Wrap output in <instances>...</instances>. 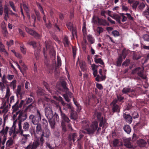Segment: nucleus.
<instances>
[{"mask_svg":"<svg viewBox=\"0 0 149 149\" xmlns=\"http://www.w3.org/2000/svg\"><path fill=\"white\" fill-rule=\"evenodd\" d=\"M29 119L33 124L36 125L38 124V123L41 119L40 114L39 111L37 110L36 114L35 115H31L29 116Z\"/></svg>","mask_w":149,"mask_h":149,"instance_id":"obj_1","label":"nucleus"},{"mask_svg":"<svg viewBox=\"0 0 149 149\" xmlns=\"http://www.w3.org/2000/svg\"><path fill=\"white\" fill-rule=\"evenodd\" d=\"M19 134L21 136L20 142L22 144H25L31 138L29 134H25L22 130L20 132H19Z\"/></svg>","mask_w":149,"mask_h":149,"instance_id":"obj_2","label":"nucleus"},{"mask_svg":"<svg viewBox=\"0 0 149 149\" xmlns=\"http://www.w3.org/2000/svg\"><path fill=\"white\" fill-rule=\"evenodd\" d=\"M45 113L46 117L48 120L51 119L53 117L54 113L52 109L49 106L45 105Z\"/></svg>","mask_w":149,"mask_h":149,"instance_id":"obj_3","label":"nucleus"},{"mask_svg":"<svg viewBox=\"0 0 149 149\" xmlns=\"http://www.w3.org/2000/svg\"><path fill=\"white\" fill-rule=\"evenodd\" d=\"M18 126L19 128V132H20L21 130L23 131V132L28 131L30 127V124L27 122H25L22 125V123L20 122L18 123Z\"/></svg>","mask_w":149,"mask_h":149,"instance_id":"obj_4","label":"nucleus"},{"mask_svg":"<svg viewBox=\"0 0 149 149\" xmlns=\"http://www.w3.org/2000/svg\"><path fill=\"white\" fill-rule=\"evenodd\" d=\"M40 142L38 139L35 140L33 142H31L25 148V149H36L39 146Z\"/></svg>","mask_w":149,"mask_h":149,"instance_id":"obj_5","label":"nucleus"},{"mask_svg":"<svg viewBox=\"0 0 149 149\" xmlns=\"http://www.w3.org/2000/svg\"><path fill=\"white\" fill-rule=\"evenodd\" d=\"M143 68H141L140 67H138L133 70L132 72V74H137L141 78L145 79V77H143Z\"/></svg>","mask_w":149,"mask_h":149,"instance_id":"obj_6","label":"nucleus"},{"mask_svg":"<svg viewBox=\"0 0 149 149\" xmlns=\"http://www.w3.org/2000/svg\"><path fill=\"white\" fill-rule=\"evenodd\" d=\"M98 126V123L96 121H93L90 127V130H88V134H93L95 131Z\"/></svg>","mask_w":149,"mask_h":149,"instance_id":"obj_7","label":"nucleus"},{"mask_svg":"<svg viewBox=\"0 0 149 149\" xmlns=\"http://www.w3.org/2000/svg\"><path fill=\"white\" fill-rule=\"evenodd\" d=\"M82 124L83 128L85 130L86 132L81 130V132L85 134L88 133V130H90V127H88L89 125V122L88 121L84 120L82 122Z\"/></svg>","mask_w":149,"mask_h":149,"instance_id":"obj_8","label":"nucleus"},{"mask_svg":"<svg viewBox=\"0 0 149 149\" xmlns=\"http://www.w3.org/2000/svg\"><path fill=\"white\" fill-rule=\"evenodd\" d=\"M19 114L18 117L17 119L19 120L18 123L22 122L25 120L27 118V115L26 113H24L21 110L19 111Z\"/></svg>","mask_w":149,"mask_h":149,"instance_id":"obj_9","label":"nucleus"},{"mask_svg":"<svg viewBox=\"0 0 149 149\" xmlns=\"http://www.w3.org/2000/svg\"><path fill=\"white\" fill-rule=\"evenodd\" d=\"M59 113H60L62 121H65L68 123L70 121V119L69 118L63 113L62 112L61 107L59 106H57Z\"/></svg>","mask_w":149,"mask_h":149,"instance_id":"obj_10","label":"nucleus"},{"mask_svg":"<svg viewBox=\"0 0 149 149\" xmlns=\"http://www.w3.org/2000/svg\"><path fill=\"white\" fill-rule=\"evenodd\" d=\"M67 26L68 29L72 32L73 36L77 34L76 29L75 27H74L72 23L69 22L67 23Z\"/></svg>","mask_w":149,"mask_h":149,"instance_id":"obj_11","label":"nucleus"},{"mask_svg":"<svg viewBox=\"0 0 149 149\" xmlns=\"http://www.w3.org/2000/svg\"><path fill=\"white\" fill-rule=\"evenodd\" d=\"M26 31L31 35L39 38H40V36L34 31L29 29L27 27L25 28Z\"/></svg>","mask_w":149,"mask_h":149,"instance_id":"obj_12","label":"nucleus"},{"mask_svg":"<svg viewBox=\"0 0 149 149\" xmlns=\"http://www.w3.org/2000/svg\"><path fill=\"white\" fill-rule=\"evenodd\" d=\"M45 137L48 138L50 135V132L49 130L47 128H44L42 131L41 134Z\"/></svg>","mask_w":149,"mask_h":149,"instance_id":"obj_13","label":"nucleus"},{"mask_svg":"<svg viewBox=\"0 0 149 149\" xmlns=\"http://www.w3.org/2000/svg\"><path fill=\"white\" fill-rule=\"evenodd\" d=\"M2 101V106L0 107L1 109H2L3 107L9 108L11 105L9 102L8 100H7L6 99L3 98Z\"/></svg>","mask_w":149,"mask_h":149,"instance_id":"obj_14","label":"nucleus"},{"mask_svg":"<svg viewBox=\"0 0 149 149\" xmlns=\"http://www.w3.org/2000/svg\"><path fill=\"white\" fill-rule=\"evenodd\" d=\"M77 135L75 133L70 134L68 136V139L70 141L72 140L74 142V141L77 139Z\"/></svg>","mask_w":149,"mask_h":149,"instance_id":"obj_15","label":"nucleus"},{"mask_svg":"<svg viewBox=\"0 0 149 149\" xmlns=\"http://www.w3.org/2000/svg\"><path fill=\"white\" fill-rule=\"evenodd\" d=\"M17 120L16 119L13 122L12 127L10 129L9 132V134L10 136H12L13 133L15 131L16 126L15 124L17 122Z\"/></svg>","mask_w":149,"mask_h":149,"instance_id":"obj_16","label":"nucleus"},{"mask_svg":"<svg viewBox=\"0 0 149 149\" xmlns=\"http://www.w3.org/2000/svg\"><path fill=\"white\" fill-rule=\"evenodd\" d=\"M123 117L127 123L129 124H130L132 123V118L130 114H124Z\"/></svg>","mask_w":149,"mask_h":149,"instance_id":"obj_17","label":"nucleus"},{"mask_svg":"<svg viewBox=\"0 0 149 149\" xmlns=\"http://www.w3.org/2000/svg\"><path fill=\"white\" fill-rule=\"evenodd\" d=\"M124 145L127 148H130L132 147V146L130 142V139L127 138L124 140Z\"/></svg>","mask_w":149,"mask_h":149,"instance_id":"obj_18","label":"nucleus"},{"mask_svg":"<svg viewBox=\"0 0 149 149\" xmlns=\"http://www.w3.org/2000/svg\"><path fill=\"white\" fill-rule=\"evenodd\" d=\"M36 131L37 134H40L42 131L41 125L39 123L36 125Z\"/></svg>","mask_w":149,"mask_h":149,"instance_id":"obj_19","label":"nucleus"},{"mask_svg":"<svg viewBox=\"0 0 149 149\" xmlns=\"http://www.w3.org/2000/svg\"><path fill=\"white\" fill-rule=\"evenodd\" d=\"M134 91L132 89H131L128 87H125L123 88L122 90V92L123 94H127L128 93H130Z\"/></svg>","mask_w":149,"mask_h":149,"instance_id":"obj_20","label":"nucleus"},{"mask_svg":"<svg viewBox=\"0 0 149 149\" xmlns=\"http://www.w3.org/2000/svg\"><path fill=\"white\" fill-rule=\"evenodd\" d=\"M91 68L92 70L93 71V74L94 77H96L97 74V66L95 64H93L91 65Z\"/></svg>","mask_w":149,"mask_h":149,"instance_id":"obj_21","label":"nucleus"},{"mask_svg":"<svg viewBox=\"0 0 149 149\" xmlns=\"http://www.w3.org/2000/svg\"><path fill=\"white\" fill-rule=\"evenodd\" d=\"M96 77L95 78V80L97 81H99L104 80L105 79V75L97 74L96 76Z\"/></svg>","mask_w":149,"mask_h":149,"instance_id":"obj_22","label":"nucleus"},{"mask_svg":"<svg viewBox=\"0 0 149 149\" xmlns=\"http://www.w3.org/2000/svg\"><path fill=\"white\" fill-rule=\"evenodd\" d=\"M112 111L113 112H119L120 110V107L117 104L112 105Z\"/></svg>","mask_w":149,"mask_h":149,"instance_id":"obj_23","label":"nucleus"},{"mask_svg":"<svg viewBox=\"0 0 149 149\" xmlns=\"http://www.w3.org/2000/svg\"><path fill=\"white\" fill-rule=\"evenodd\" d=\"M100 19L97 16L94 15L92 19V23L94 24H98Z\"/></svg>","mask_w":149,"mask_h":149,"instance_id":"obj_24","label":"nucleus"},{"mask_svg":"<svg viewBox=\"0 0 149 149\" xmlns=\"http://www.w3.org/2000/svg\"><path fill=\"white\" fill-rule=\"evenodd\" d=\"M19 103V101L18 100L12 106V109L13 112H15L18 110L19 108L18 106Z\"/></svg>","mask_w":149,"mask_h":149,"instance_id":"obj_25","label":"nucleus"},{"mask_svg":"<svg viewBox=\"0 0 149 149\" xmlns=\"http://www.w3.org/2000/svg\"><path fill=\"white\" fill-rule=\"evenodd\" d=\"M98 24L103 26H105L106 25H109V24L108 23L106 20L101 19H100Z\"/></svg>","mask_w":149,"mask_h":149,"instance_id":"obj_26","label":"nucleus"},{"mask_svg":"<svg viewBox=\"0 0 149 149\" xmlns=\"http://www.w3.org/2000/svg\"><path fill=\"white\" fill-rule=\"evenodd\" d=\"M82 31L83 33V35L84 36V37L83 38V41L82 42V44L84 46H86V45L88 44L85 38V36L86 34V29H82Z\"/></svg>","mask_w":149,"mask_h":149,"instance_id":"obj_27","label":"nucleus"},{"mask_svg":"<svg viewBox=\"0 0 149 149\" xmlns=\"http://www.w3.org/2000/svg\"><path fill=\"white\" fill-rule=\"evenodd\" d=\"M10 89L9 88H7L6 90V95L4 98H3L6 99V100H8L10 96Z\"/></svg>","mask_w":149,"mask_h":149,"instance_id":"obj_28","label":"nucleus"},{"mask_svg":"<svg viewBox=\"0 0 149 149\" xmlns=\"http://www.w3.org/2000/svg\"><path fill=\"white\" fill-rule=\"evenodd\" d=\"M123 129L128 134H130L131 131V128L130 126L128 125H125Z\"/></svg>","mask_w":149,"mask_h":149,"instance_id":"obj_29","label":"nucleus"},{"mask_svg":"<svg viewBox=\"0 0 149 149\" xmlns=\"http://www.w3.org/2000/svg\"><path fill=\"white\" fill-rule=\"evenodd\" d=\"M79 65L81 70L83 71L86 70V63L84 61H82L80 62L79 63Z\"/></svg>","mask_w":149,"mask_h":149,"instance_id":"obj_30","label":"nucleus"},{"mask_svg":"<svg viewBox=\"0 0 149 149\" xmlns=\"http://www.w3.org/2000/svg\"><path fill=\"white\" fill-rule=\"evenodd\" d=\"M120 18H121V21L123 22L126 21L127 20V18L126 15V13H120Z\"/></svg>","mask_w":149,"mask_h":149,"instance_id":"obj_31","label":"nucleus"},{"mask_svg":"<svg viewBox=\"0 0 149 149\" xmlns=\"http://www.w3.org/2000/svg\"><path fill=\"white\" fill-rule=\"evenodd\" d=\"M41 123L43 127L47 128L48 127V123L46 119L43 118L42 119Z\"/></svg>","mask_w":149,"mask_h":149,"instance_id":"obj_32","label":"nucleus"},{"mask_svg":"<svg viewBox=\"0 0 149 149\" xmlns=\"http://www.w3.org/2000/svg\"><path fill=\"white\" fill-rule=\"evenodd\" d=\"M146 143V142L143 139H140L138 141V145L141 147L144 146Z\"/></svg>","mask_w":149,"mask_h":149,"instance_id":"obj_33","label":"nucleus"},{"mask_svg":"<svg viewBox=\"0 0 149 149\" xmlns=\"http://www.w3.org/2000/svg\"><path fill=\"white\" fill-rule=\"evenodd\" d=\"M95 116L99 120H103V118L101 116V114L99 112L95 111Z\"/></svg>","mask_w":149,"mask_h":149,"instance_id":"obj_34","label":"nucleus"},{"mask_svg":"<svg viewBox=\"0 0 149 149\" xmlns=\"http://www.w3.org/2000/svg\"><path fill=\"white\" fill-rule=\"evenodd\" d=\"M87 39L88 41L91 44L95 42V40L92 35H89L87 36Z\"/></svg>","mask_w":149,"mask_h":149,"instance_id":"obj_35","label":"nucleus"},{"mask_svg":"<svg viewBox=\"0 0 149 149\" xmlns=\"http://www.w3.org/2000/svg\"><path fill=\"white\" fill-rule=\"evenodd\" d=\"M70 117L71 119H76L77 118V115L76 113L72 111L71 113Z\"/></svg>","mask_w":149,"mask_h":149,"instance_id":"obj_36","label":"nucleus"},{"mask_svg":"<svg viewBox=\"0 0 149 149\" xmlns=\"http://www.w3.org/2000/svg\"><path fill=\"white\" fill-rule=\"evenodd\" d=\"M66 82L63 81L61 83V85L63 88V90H62V91H65L68 90L69 89L66 86Z\"/></svg>","mask_w":149,"mask_h":149,"instance_id":"obj_37","label":"nucleus"},{"mask_svg":"<svg viewBox=\"0 0 149 149\" xmlns=\"http://www.w3.org/2000/svg\"><path fill=\"white\" fill-rule=\"evenodd\" d=\"M143 15L145 16L147 19H149V17H148V16L149 15V7L147 8L146 10L144 11Z\"/></svg>","mask_w":149,"mask_h":149,"instance_id":"obj_38","label":"nucleus"},{"mask_svg":"<svg viewBox=\"0 0 149 149\" xmlns=\"http://www.w3.org/2000/svg\"><path fill=\"white\" fill-rule=\"evenodd\" d=\"M16 94L17 95H21L22 93L21 91V86H18L17 87L16 90Z\"/></svg>","mask_w":149,"mask_h":149,"instance_id":"obj_39","label":"nucleus"},{"mask_svg":"<svg viewBox=\"0 0 149 149\" xmlns=\"http://www.w3.org/2000/svg\"><path fill=\"white\" fill-rule=\"evenodd\" d=\"M63 43L65 46H68L70 42L68 41V37L66 36H65L63 40Z\"/></svg>","mask_w":149,"mask_h":149,"instance_id":"obj_40","label":"nucleus"},{"mask_svg":"<svg viewBox=\"0 0 149 149\" xmlns=\"http://www.w3.org/2000/svg\"><path fill=\"white\" fill-rule=\"evenodd\" d=\"M112 18L116 20L118 23H120V16L117 15H114L112 17Z\"/></svg>","mask_w":149,"mask_h":149,"instance_id":"obj_41","label":"nucleus"},{"mask_svg":"<svg viewBox=\"0 0 149 149\" xmlns=\"http://www.w3.org/2000/svg\"><path fill=\"white\" fill-rule=\"evenodd\" d=\"M20 50L22 52L25 54L26 53V48L23 44L21 45L20 46Z\"/></svg>","mask_w":149,"mask_h":149,"instance_id":"obj_42","label":"nucleus"},{"mask_svg":"<svg viewBox=\"0 0 149 149\" xmlns=\"http://www.w3.org/2000/svg\"><path fill=\"white\" fill-rule=\"evenodd\" d=\"M94 61L96 63H99L101 65H102L104 64V62L100 58H99L98 59L94 58Z\"/></svg>","mask_w":149,"mask_h":149,"instance_id":"obj_43","label":"nucleus"},{"mask_svg":"<svg viewBox=\"0 0 149 149\" xmlns=\"http://www.w3.org/2000/svg\"><path fill=\"white\" fill-rule=\"evenodd\" d=\"M49 120V124L51 128L53 129L54 127L55 124V121L54 120H51V119Z\"/></svg>","mask_w":149,"mask_h":149,"instance_id":"obj_44","label":"nucleus"},{"mask_svg":"<svg viewBox=\"0 0 149 149\" xmlns=\"http://www.w3.org/2000/svg\"><path fill=\"white\" fill-rule=\"evenodd\" d=\"M13 142V141L12 138H10L6 142V145L8 146H11Z\"/></svg>","mask_w":149,"mask_h":149,"instance_id":"obj_45","label":"nucleus"},{"mask_svg":"<svg viewBox=\"0 0 149 149\" xmlns=\"http://www.w3.org/2000/svg\"><path fill=\"white\" fill-rule=\"evenodd\" d=\"M132 3V8L133 9L135 10L137 5L139 4V2L137 1H135Z\"/></svg>","mask_w":149,"mask_h":149,"instance_id":"obj_46","label":"nucleus"},{"mask_svg":"<svg viewBox=\"0 0 149 149\" xmlns=\"http://www.w3.org/2000/svg\"><path fill=\"white\" fill-rule=\"evenodd\" d=\"M141 56L139 55L138 54L134 53L133 56V58L134 60H138L140 58Z\"/></svg>","mask_w":149,"mask_h":149,"instance_id":"obj_47","label":"nucleus"},{"mask_svg":"<svg viewBox=\"0 0 149 149\" xmlns=\"http://www.w3.org/2000/svg\"><path fill=\"white\" fill-rule=\"evenodd\" d=\"M8 8L6 6H5L4 8V13L5 15H6V16L8 15L9 10Z\"/></svg>","mask_w":149,"mask_h":149,"instance_id":"obj_48","label":"nucleus"},{"mask_svg":"<svg viewBox=\"0 0 149 149\" xmlns=\"http://www.w3.org/2000/svg\"><path fill=\"white\" fill-rule=\"evenodd\" d=\"M16 80H13L10 84V86L13 87V90L16 88Z\"/></svg>","mask_w":149,"mask_h":149,"instance_id":"obj_49","label":"nucleus"},{"mask_svg":"<svg viewBox=\"0 0 149 149\" xmlns=\"http://www.w3.org/2000/svg\"><path fill=\"white\" fill-rule=\"evenodd\" d=\"M145 7V4L143 3H141L139 4L138 8L140 10H142Z\"/></svg>","mask_w":149,"mask_h":149,"instance_id":"obj_50","label":"nucleus"},{"mask_svg":"<svg viewBox=\"0 0 149 149\" xmlns=\"http://www.w3.org/2000/svg\"><path fill=\"white\" fill-rule=\"evenodd\" d=\"M122 61V59L121 57H119L117 61V66H120L121 65Z\"/></svg>","mask_w":149,"mask_h":149,"instance_id":"obj_51","label":"nucleus"},{"mask_svg":"<svg viewBox=\"0 0 149 149\" xmlns=\"http://www.w3.org/2000/svg\"><path fill=\"white\" fill-rule=\"evenodd\" d=\"M97 32L99 34L102 33L103 31V29L101 27H98L96 29Z\"/></svg>","mask_w":149,"mask_h":149,"instance_id":"obj_52","label":"nucleus"},{"mask_svg":"<svg viewBox=\"0 0 149 149\" xmlns=\"http://www.w3.org/2000/svg\"><path fill=\"white\" fill-rule=\"evenodd\" d=\"M130 63V61L129 59H127L122 64V65L125 66L129 65Z\"/></svg>","mask_w":149,"mask_h":149,"instance_id":"obj_53","label":"nucleus"},{"mask_svg":"<svg viewBox=\"0 0 149 149\" xmlns=\"http://www.w3.org/2000/svg\"><path fill=\"white\" fill-rule=\"evenodd\" d=\"M1 77L2 82L5 84H6L8 82L6 78L5 74L3 75L2 77Z\"/></svg>","mask_w":149,"mask_h":149,"instance_id":"obj_54","label":"nucleus"},{"mask_svg":"<svg viewBox=\"0 0 149 149\" xmlns=\"http://www.w3.org/2000/svg\"><path fill=\"white\" fill-rule=\"evenodd\" d=\"M43 84L46 88L47 90L50 93H53L50 90V89L47 83L45 82H44Z\"/></svg>","mask_w":149,"mask_h":149,"instance_id":"obj_55","label":"nucleus"},{"mask_svg":"<svg viewBox=\"0 0 149 149\" xmlns=\"http://www.w3.org/2000/svg\"><path fill=\"white\" fill-rule=\"evenodd\" d=\"M28 43L30 45L32 46L34 48L36 47V42L34 41L29 42Z\"/></svg>","mask_w":149,"mask_h":149,"instance_id":"obj_56","label":"nucleus"},{"mask_svg":"<svg viewBox=\"0 0 149 149\" xmlns=\"http://www.w3.org/2000/svg\"><path fill=\"white\" fill-rule=\"evenodd\" d=\"M143 38L144 40L147 41H149V35H144L143 36Z\"/></svg>","mask_w":149,"mask_h":149,"instance_id":"obj_57","label":"nucleus"},{"mask_svg":"<svg viewBox=\"0 0 149 149\" xmlns=\"http://www.w3.org/2000/svg\"><path fill=\"white\" fill-rule=\"evenodd\" d=\"M113 143L114 146H118L119 141L117 139H115L113 141Z\"/></svg>","mask_w":149,"mask_h":149,"instance_id":"obj_58","label":"nucleus"},{"mask_svg":"<svg viewBox=\"0 0 149 149\" xmlns=\"http://www.w3.org/2000/svg\"><path fill=\"white\" fill-rule=\"evenodd\" d=\"M63 96L66 101L68 102H70V100L68 96V95H67L66 93H65V94H63Z\"/></svg>","mask_w":149,"mask_h":149,"instance_id":"obj_59","label":"nucleus"},{"mask_svg":"<svg viewBox=\"0 0 149 149\" xmlns=\"http://www.w3.org/2000/svg\"><path fill=\"white\" fill-rule=\"evenodd\" d=\"M57 65L58 66H60L61 65V58L58 56L57 57Z\"/></svg>","mask_w":149,"mask_h":149,"instance_id":"obj_60","label":"nucleus"},{"mask_svg":"<svg viewBox=\"0 0 149 149\" xmlns=\"http://www.w3.org/2000/svg\"><path fill=\"white\" fill-rule=\"evenodd\" d=\"M112 33L115 37L118 36L119 35V32L116 30H115L112 31Z\"/></svg>","mask_w":149,"mask_h":149,"instance_id":"obj_61","label":"nucleus"},{"mask_svg":"<svg viewBox=\"0 0 149 149\" xmlns=\"http://www.w3.org/2000/svg\"><path fill=\"white\" fill-rule=\"evenodd\" d=\"M22 6L27 13H29V9L27 6L25 4H23Z\"/></svg>","mask_w":149,"mask_h":149,"instance_id":"obj_62","label":"nucleus"},{"mask_svg":"<svg viewBox=\"0 0 149 149\" xmlns=\"http://www.w3.org/2000/svg\"><path fill=\"white\" fill-rule=\"evenodd\" d=\"M126 15L127 18V19H128L129 20H132L133 19V17H132L131 15L128 13H126Z\"/></svg>","mask_w":149,"mask_h":149,"instance_id":"obj_63","label":"nucleus"},{"mask_svg":"<svg viewBox=\"0 0 149 149\" xmlns=\"http://www.w3.org/2000/svg\"><path fill=\"white\" fill-rule=\"evenodd\" d=\"M18 31L19 33L23 37H24L25 36V33L21 29H18Z\"/></svg>","mask_w":149,"mask_h":149,"instance_id":"obj_64","label":"nucleus"}]
</instances>
